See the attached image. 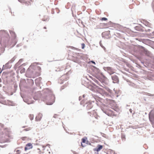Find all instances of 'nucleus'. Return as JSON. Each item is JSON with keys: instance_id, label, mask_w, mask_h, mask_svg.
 <instances>
[{"instance_id": "15", "label": "nucleus", "mask_w": 154, "mask_h": 154, "mask_svg": "<svg viewBox=\"0 0 154 154\" xmlns=\"http://www.w3.org/2000/svg\"><path fill=\"white\" fill-rule=\"evenodd\" d=\"M31 130V128L30 127L24 129V131H29Z\"/></svg>"}, {"instance_id": "13", "label": "nucleus", "mask_w": 154, "mask_h": 154, "mask_svg": "<svg viewBox=\"0 0 154 154\" xmlns=\"http://www.w3.org/2000/svg\"><path fill=\"white\" fill-rule=\"evenodd\" d=\"M29 117L31 120H32L33 119L34 116L33 115L30 114L29 116Z\"/></svg>"}, {"instance_id": "26", "label": "nucleus", "mask_w": 154, "mask_h": 154, "mask_svg": "<svg viewBox=\"0 0 154 154\" xmlns=\"http://www.w3.org/2000/svg\"><path fill=\"white\" fill-rule=\"evenodd\" d=\"M110 112H111V111H110Z\"/></svg>"}, {"instance_id": "22", "label": "nucleus", "mask_w": 154, "mask_h": 154, "mask_svg": "<svg viewBox=\"0 0 154 154\" xmlns=\"http://www.w3.org/2000/svg\"><path fill=\"white\" fill-rule=\"evenodd\" d=\"M48 123H49V122H47V125H46V126H47L48 125Z\"/></svg>"}, {"instance_id": "8", "label": "nucleus", "mask_w": 154, "mask_h": 154, "mask_svg": "<svg viewBox=\"0 0 154 154\" xmlns=\"http://www.w3.org/2000/svg\"><path fill=\"white\" fill-rule=\"evenodd\" d=\"M19 2L21 3H25L27 4H29L31 1V0H18Z\"/></svg>"}, {"instance_id": "20", "label": "nucleus", "mask_w": 154, "mask_h": 154, "mask_svg": "<svg viewBox=\"0 0 154 154\" xmlns=\"http://www.w3.org/2000/svg\"><path fill=\"white\" fill-rule=\"evenodd\" d=\"M130 111L131 113L132 112V110L131 109H130Z\"/></svg>"}, {"instance_id": "18", "label": "nucleus", "mask_w": 154, "mask_h": 154, "mask_svg": "<svg viewBox=\"0 0 154 154\" xmlns=\"http://www.w3.org/2000/svg\"><path fill=\"white\" fill-rule=\"evenodd\" d=\"M82 49H84L85 47V45L84 43H82Z\"/></svg>"}, {"instance_id": "21", "label": "nucleus", "mask_w": 154, "mask_h": 154, "mask_svg": "<svg viewBox=\"0 0 154 154\" xmlns=\"http://www.w3.org/2000/svg\"><path fill=\"white\" fill-rule=\"evenodd\" d=\"M91 62H92L93 63H94V64H95V62H94V61H91Z\"/></svg>"}, {"instance_id": "9", "label": "nucleus", "mask_w": 154, "mask_h": 154, "mask_svg": "<svg viewBox=\"0 0 154 154\" xmlns=\"http://www.w3.org/2000/svg\"><path fill=\"white\" fill-rule=\"evenodd\" d=\"M98 148L97 149H95L94 151H96L97 152L99 151L103 148V146L100 145H98L97 146Z\"/></svg>"}, {"instance_id": "19", "label": "nucleus", "mask_w": 154, "mask_h": 154, "mask_svg": "<svg viewBox=\"0 0 154 154\" xmlns=\"http://www.w3.org/2000/svg\"><path fill=\"white\" fill-rule=\"evenodd\" d=\"M104 112H105V113H106L107 115H108V116H109V114L107 113V111H104Z\"/></svg>"}, {"instance_id": "16", "label": "nucleus", "mask_w": 154, "mask_h": 154, "mask_svg": "<svg viewBox=\"0 0 154 154\" xmlns=\"http://www.w3.org/2000/svg\"><path fill=\"white\" fill-rule=\"evenodd\" d=\"M144 22V24L146 26H149V23L146 22V21H145Z\"/></svg>"}, {"instance_id": "1", "label": "nucleus", "mask_w": 154, "mask_h": 154, "mask_svg": "<svg viewBox=\"0 0 154 154\" xmlns=\"http://www.w3.org/2000/svg\"><path fill=\"white\" fill-rule=\"evenodd\" d=\"M55 97L52 94H48L45 95L43 98V100L48 105H51L55 101Z\"/></svg>"}, {"instance_id": "7", "label": "nucleus", "mask_w": 154, "mask_h": 154, "mask_svg": "<svg viewBox=\"0 0 154 154\" xmlns=\"http://www.w3.org/2000/svg\"><path fill=\"white\" fill-rule=\"evenodd\" d=\"M42 116V115L41 113H39L35 118V119L37 121H39L41 120Z\"/></svg>"}, {"instance_id": "11", "label": "nucleus", "mask_w": 154, "mask_h": 154, "mask_svg": "<svg viewBox=\"0 0 154 154\" xmlns=\"http://www.w3.org/2000/svg\"><path fill=\"white\" fill-rule=\"evenodd\" d=\"M93 106L91 103H89L87 106V108L88 109H90Z\"/></svg>"}, {"instance_id": "2", "label": "nucleus", "mask_w": 154, "mask_h": 154, "mask_svg": "<svg viewBox=\"0 0 154 154\" xmlns=\"http://www.w3.org/2000/svg\"><path fill=\"white\" fill-rule=\"evenodd\" d=\"M149 118L152 124L154 123V115L152 113V111L149 114Z\"/></svg>"}, {"instance_id": "12", "label": "nucleus", "mask_w": 154, "mask_h": 154, "mask_svg": "<svg viewBox=\"0 0 154 154\" xmlns=\"http://www.w3.org/2000/svg\"><path fill=\"white\" fill-rule=\"evenodd\" d=\"M121 138L122 140L125 141L126 139L125 136V135L122 134L121 135Z\"/></svg>"}, {"instance_id": "23", "label": "nucleus", "mask_w": 154, "mask_h": 154, "mask_svg": "<svg viewBox=\"0 0 154 154\" xmlns=\"http://www.w3.org/2000/svg\"><path fill=\"white\" fill-rule=\"evenodd\" d=\"M19 151H20V150H17V152H19Z\"/></svg>"}, {"instance_id": "25", "label": "nucleus", "mask_w": 154, "mask_h": 154, "mask_svg": "<svg viewBox=\"0 0 154 154\" xmlns=\"http://www.w3.org/2000/svg\"><path fill=\"white\" fill-rule=\"evenodd\" d=\"M30 68H31V67H30L29 68V69H30Z\"/></svg>"}, {"instance_id": "17", "label": "nucleus", "mask_w": 154, "mask_h": 154, "mask_svg": "<svg viewBox=\"0 0 154 154\" xmlns=\"http://www.w3.org/2000/svg\"><path fill=\"white\" fill-rule=\"evenodd\" d=\"M107 20V19L105 17H103L101 19V20L102 21H103V20L106 21Z\"/></svg>"}, {"instance_id": "5", "label": "nucleus", "mask_w": 154, "mask_h": 154, "mask_svg": "<svg viewBox=\"0 0 154 154\" xmlns=\"http://www.w3.org/2000/svg\"><path fill=\"white\" fill-rule=\"evenodd\" d=\"M32 144L30 143H29L27 144L25 148V150L26 151L27 150H28L32 149Z\"/></svg>"}, {"instance_id": "24", "label": "nucleus", "mask_w": 154, "mask_h": 154, "mask_svg": "<svg viewBox=\"0 0 154 154\" xmlns=\"http://www.w3.org/2000/svg\"><path fill=\"white\" fill-rule=\"evenodd\" d=\"M44 29H46V27H44Z\"/></svg>"}, {"instance_id": "4", "label": "nucleus", "mask_w": 154, "mask_h": 154, "mask_svg": "<svg viewBox=\"0 0 154 154\" xmlns=\"http://www.w3.org/2000/svg\"><path fill=\"white\" fill-rule=\"evenodd\" d=\"M106 69L110 75H111L115 72L114 70L111 67H107Z\"/></svg>"}, {"instance_id": "10", "label": "nucleus", "mask_w": 154, "mask_h": 154, "mask_svg": "<svg viewBox=\"0 0 154 154\" xmlns=\"http://www.w3.org/2000/svg\"><path fill=\"white\" fill-rule=\"evenodd\" d=\"M86 139H87L86 138H83L82 139V142H81V145L83 147H84L85 146L83 145L82 144V143H85L86 142Z\"/></svg>"}, {"instance_id": "3", "label": "nucleus", "mask_w": 154, "mask_h": 154, "mask_svg": "<svg viewBox=\"0 0 154 154\" xmlns=\"http://www.w3.org/2000/svg\"><path fill=\"white\" fill-rule=\"evenodd\" d=\"M112 78L114 83H118L119 82V79L117 75H114L112 76Z\"/></svg>"}, {"instance_id": "14", "label": "nucleus", "mask_w": 154, "mask_h": 154, "mask_svg": "<svg viewBox=\"0 0 154 154\" xmlns=\"http://www.w3.org/2000/svg\"><path fill=\"white\" fill-rule=\"evenodd\" d=\"M25 68L22 69L20 71V72L21 73H23L25 72Z\"/></svg>"}, {"instance_id": "6", "label": "nucleus", "mask_w": 154, "mask_h": 154, "mask_svg": "<svg viewBox=\"0 0 154 154\" xmlns=\"http://www.w3.org/2000/svg\"><path fill=\"white\" fill-rule=\"evenodd\" d=\"M93 114V115L95 118L96 119H98V117H99V116L97 114L96 112L94 110H93V111L91 112H88V113Z\"/></svg>"}]
</instances>
